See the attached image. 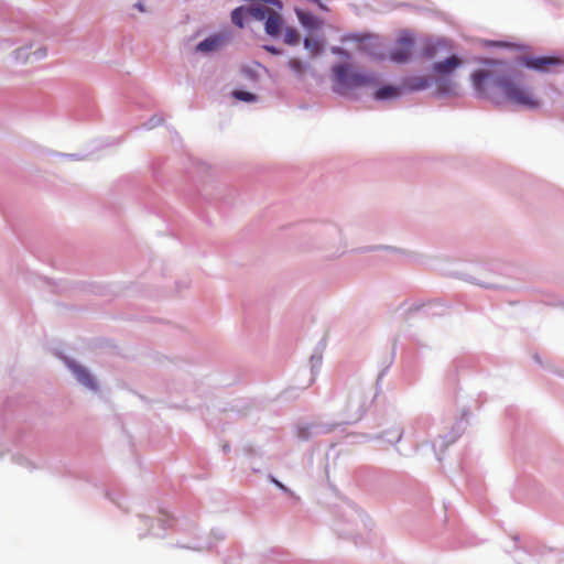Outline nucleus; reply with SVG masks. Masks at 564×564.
<instances>
[{
	"instance_id": "f3484780",
	"label": "nucleus",
	"mask_w": 564,
	"mask_h": 564,
	"mask_svg": "<svg viewBox=\"0 0 564 564\" xmlns=\"http://www.w3.org/2000/svg\"><path fill=\"white\" fill-rule=\"evenodd\" d=\"M289 67L297 75H302L305 70L304 63L299 58H291L289 61Z\"/></svg>"
},
{
	"instance_id": "f257e3e1",
	"label": "nucleus",
	"mask_w": 564,
	"mask_h": 564,
	"mask_svg": "<svg viewBox=\"0 0 564 564\" xmlns=\"http://www.w3.org/2000/svg\"><path fill=\"white\" fill-rule=\"evenodd\" d=\"M486 66L476 69L470 79L475 90L482 97L490 96L489 84L500 89L506 99L517 106L528 109H536L541 106L532 89L514 82L510 76L503 74L502 62L497 59H482Z\"/></svg>"
},
{
	"instance_id": "aec40b11",
	"label": "nucleus",
	"mask_w": 564,
	"mask_h": 564,
	"mask_svg": "<svg viewBox=\"0 0 564 564\" xmlns=\"http://www.w3.org/2000/svg\"><path fill=\"white\" fill-rule=\"evenodd\" d=\"M264 50L270 52L271 54H274V55L281 54V51L278 50L275 46H272V45H265Z\"/></svg>"
},
{
	"instance_id": "7ed1b4c3",
	"label": "nucleus",
	"mask_w": 564,
	"mask_h": 564,
	"mask_svg": "<svg viewBox=\"0 0 564 564\" xmlns=\"http://www.w3.org/2000/svg\"><path fill=\"white\" fill-rule=\"evenodd\" d=\"M274 4L278 9L282 6L275 0L257 1L249 7L250 15L257 20H265L264 30L271 36H279L282 33L283 19L278 10L270 7Z\"/></svg>"
},
{
	"instance_id": "1a4fd4ad",
	"label": "nucleus",
	"mask_w": 564,
	"mask_h": 564,
	"mask_svg": "<svg viewBox=\"0 0 564 564\" xmlns=\"http://www.w3.org/2000/svg\"><path fill=\"white\" fill-rule=\"evenodd\" d=\"M72 369L79 382L90 389H95V380L86 368L82 366H73Z\"/></svg>"
},
{
	"instance_id": "6ab92c4d",
	"label": "nucleus",
	"mask_w": 564,
	"mask_h": 564,
	"mask_svg": "<svg viewBox=\"0 0 564 564\" xmlns=\"http://www.w3.org/2000/svg\"><path fill=\"white\" fill-rule=\"evenodd\" d=\"M332 53L333 54H336V55H339V56H343V57H346V58H349V54L347 51H345L344 48L341 47H338V46H334L330 48Z\"/></svg>"
},
{
	"instance_id": "393cba45",
	"label": "nucleus",
	"mask_w": 564,
	"mask_h": 564,
	"mask_svg": "<svg viewBox=\"0 0 564 564\" xmlns=\"http://www.w3.org/2000/svg\"><path fill=\"white\" fill-rule=\"evenodd\" d=\"M372 39L370 36L364 39V41H371Z\"/></svg>"
},
{
	"instance_id": "b1692460",
	"label": "nucleus",
	"mask_w": 564,
	"mask_h": 564,
	"mask_svg": "<svg viewBox=\"0 0 564 564\" xmlns=\"http://www.w3.org/2000/svg\"><path fill=\"white\" fill-rule=\"evenodd\" d=\"M401 438V434L399 432H395V441H399Z\"/></svg>"
},
{
	"instance_id": "6e6552de",
	"label": "nucleus",
	"mask_w": 564,
	"mask_h": 564,
	"mask_svg": "<svg viewBox=\"0 0 564 564\" xmlns=\"http://www.w3.org/2000/svg\"><path fill=\"white\" fill-rule=\"evenodd\" d=\"M448 50L449 46L445 40L427 41L421 48V56L426 59H432Z\"/></svg>"
},
{
	"instance_id": "9d476101",
	"label": "nucleus",
	"mask_w": 564,
	"mask_h": 564,
	"mask_svg": "<svg viewBox=\"0 0 564 564\" xmlns=\"http://www.w3.org/2000/svg\"><path fill=\"white\" fill-rule=\"evenodd\" d=\"M323 40L316 36H307L304 40V47L310 52L312 56H317L323 51Z\"/></svg>"
},
{
	"instance_id": "f8f14e48",
	"label": "nucleus",
	"mask_w": 564,
	"mask_h": 564,
	"mask_svg": "<svg viewBox=\"0 0 564 564\" xmlns=\"http://www.w3.org/2000/svg\"><path fill=\"white\" fill-rule=\"evenodd\" d=\"M429 78L425 76H413L406 78L404 82L405 87L409 90H423L429 86Z\"/></svg>"
},
{
	"instance_id": "39448f33",
	"label": "nucleus",
	"mask_w": 564,
	"mask_h": 564,
	"mask_svg": "<svg viewBox=\"0 0 564 564\" xmlns=\"http://www.w3.org/2000/svg\"><path fill=\"white\" fill-rule=\"evenodd\" d=\"M520 63L524 67L540 73L551 72L564 64L561 58L554 56H523Z\"/></svg>"
},
{
	"instance_id": "f03ea898",
	"label": "nucleus",
	"mask_w": 564,
	"mask_h": 564,
	"mask_svg": "<svg viewBox=\"0 0 564 564\" xmlns=\"http://www.w3.org/2000/svg\"><path fill=\"white\" fill-rule=\"evenodd\" d=\"M334 90L345 94L348 89L373 87L378 84V76L355 69L350 64H336L332 67Z\"/></svg>"
},
{
	"instance_id": "423d86ee",
	"label": "nucleus",
	"mask_w": 564,
	"mask_h": 564,
	"mask_svg": "<svg viewBox=\"0 0 564 564\" xmlns=\"http://www.w3.org/2000/svg\"><path fill=\"white\" fill-rule=\"evenodd\" d=\"M229 39L230 36L227 32L215 33L198 43L195 47V51L205 54L217 52L229 42Z\"/></svg>"
},
{
	"instance_id": "5701e85b",
	"label": "nucleus",
	"mask_w": 564,
	"mask_h": 564,
	"mask_svg": "<svg viewBox=\"0 0 564 564\" xmlns=\"http://www.w3.org/2000/svg\"><path fill=\"white\" fill-rule=\"evenodd\" d=\"M137 8H138L140 11H144V8H143V6H142L141 3H138V4H137Z\"/></svg>"
},
{
	"instance_id": "dca6fc26",
	"label": "nucleus",
	"mask_w": 564,
	"mask_h": 564,
	"mask_svg": "<svg viewBox=\"0 0 564 564\" xmlns=\"http://www.w3.org/2000/svg\"><path fill=\"white\" fill-rule=\"evenodd\" d=\"M232 96L236 99L241 100V101H246V102H251V101H254L257 99L256 95H253L251 93H248V91H243V90H235L232 93Z\"/></svg>"
},
{
	"instance_id": "0eeeda50",
	"label": "nucleus",
	"mask_w": 564,
	"mask_h": 564,
	"mask_svg": "<svg viewBox=\"0 0 564 564\" xmlns=\"http://www.w3.org/2000/svg\"><path fill=\"white\" fill-rule=\"evenodd\" d=\"M462 64V58L456 55H452L444 61L434 63L432 69L440 77H445L454 73Z\"/></svg>"
},
{
	"instance_id": "4be33fe9",
	"label": "nucleus",
	"mask_w": 564,
	"mask_h": 564,
	"mask_svg": "<svg viewBox=\"0 0 564 564\" xmlns=\"http://www.w3.org/2000/svg\"><path fill=\"white\" fill-rule=\"evenodd\" d=\"M273 481H274V484H275L279 488H281V489L285 490V487H284L280 481H278V480H273Z\"/></svg>"
},
{
	"instance_id": "412c9836",
	"label": "nucleus",
	"mask_w": 564,
	"mask_h": 564,
	"mask_svg": "<svg viewBox=\"0 0 564 564\" xmlns=\"http://www.w3.org/2000/svg\"><path fill=\"white\" fill-rule=\"evenodd\" d=\"M34 54L37 55V57H43L45 55V51L39 50V51L34 52Z\"/></svg>"
},
{
	"instance_id": "a211bd4d",
	"label": "nucleus",
	"mask_w": 564,
	"mask_h": 564,
	"mask_svg": "<svg viewBox=\"0 0 564 564\" xmlns=\"http://www.w3.org/2000/svg\"><path fill=\"white\" fill-rule=\"evenodd\" d=\"M29 50L26 47H21L17 50V59H20L22 62H29L31 59V55L28 52Z\"/></svg>"
},
{
	"instance_id": "20e7f679",
	"label": "nucleus",
	"mask_w": 564,
	"mask_h": 564,
	"mask_svg": "<svg viewBox=\"0 0 564 564\" xmlns=\"http://www.w3.org/2000/svg\"><path fill=\"white\" fill-rule=\"evenodd\" d=\"M414 45V34L409 30L400 31L392 48L389 52V58L397 64H405L410 62Z\"/></svg>"
},
{
	"instance_id": "9b49d317",
	"label": "nucleus",
	"mask_w": 564,
	"mask_h": 564,
	"mask_svg": "<svg viewBox=\"0 0 564 564\" xmlns=\"http://www.w3.org/2000/svg\"><path fill=\"white\" fill-rule=\"evenodd\" d=\"M400 90L398 87L386 85L375 93V99L377 100H386V99H393L399 97Z\"/></svg>"
},
{
	"instance_id": "2eb2a0df",
	"label": "nucleus",
	"mask_w": 564,
	"mask_h": 564,
	"mask_svg": "<svg viewBox=\"0 0 564 564\" xmlns=\"http://www.w3.org/2000/svg\"><path fill=\"white\" fill-rule=\"evenodd\" d=\"M284 43L288 45L297 44L300 41V34L294 28H286L284 30Z\"/></svg>"
},
{
	"instance_id": "ddd939ff",
	"label": "nucleus",
	"mask_w": 564,
	"mask_h": 564,
	"mask_svg": "<svg viewBox=\"0 0 564 564\" xmlns=\"http://www.w3.org/2000/svg\"><path fill=\"white\" fill-rule=\"evenodd\" d=\"M297 18L302 25L307 29H315L319 25V21L311 13L297 11Z\"/></svg>"
},
{
	"instance_id": "4468645a",
	"label": "nucleus",
	"mask_w": 564,
	"mask_h": 564,
	"mask_svg": "<svg viewBox=\"0 0 564 564\" xmlns=\"http://www.w3.org/2000/svg\"><path fill=\"white\" fill-rule=\"evenodd\" d=\"M247 13L250 14L249 8H245V7L236 8L231 13L232 23L239 28H242L243 19Z\"/></svg>"
}]
</instances>
